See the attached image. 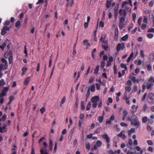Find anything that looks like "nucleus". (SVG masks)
<instances>
[{
    "mask_svg": "<svg viewBox=\"0 0 154 154\" xmlns=\"http://www.w3.org/2000/svg\"><path fill=\"white\" fill-rule=\"evenodd\" d=\"M66 101V98L65 96H64L62 98L61 102V104H63Z\"/></svg>",
    "mask_w": 154,
    "mask_h": 154,
    "instance_id": "obj_54",
    "label": "nucleus"
},
{
    "mask_svg": "<svg viewBox=\"0 0 154 154\" xmlns=\"http://www.w3.org/2000/svg\"><path fill=\"white\" fill-rule=\"evenodd\" d=\"M131 87L130 86L127 85L125 88V90L127 92H129L131 89Z\"/></svg>",
    "mask_w": 154,
    "mask_h": 154,
    "instance_id": "obj_30",
    "label": "nucleus"
},
{
    "mask_svg": "<svg viewBox=\"0 0 154 154\" xmlns=\"http://www.w3.org/2000/svg\"><path fill=\"white\" fill-rule=\"evenodd\" d=\"M142 20V18L141 17H140L138 19L137 22L138 25H140L141 24V21Z\"/></svg>",
    "mask_w": 154,
    "mask_h": 154,
    "instance_id": "obj_37",
    "label": "nucleus"
},
{
    "mask_svg": "<svg viewBox=\"0 0 154 154\" xmlns=\"http://www.w3.org/2000/svg\"><path fill=\"white\" fill-rule=\"evenodd\" d=\"M140 55L141 57L144 58L145 57V55L144 53V51L143 50H141L140 51Z\"/></svg>",
    "mask_w": 154,
    "mask_h": 154,
    "instance_id": "obj_39",
    "label": "nucleus"
},
{
    "mask_svg": "<svg viewBox=\"0 0 154 154\" xmlns=\"http://www.w3.org/2000/svg\"><path fill=\"white\" fill-rule=\"evenodd\" d=\"M30 77H27L24 81V85H28V82L30 81Z\"/></svg>",
    "mask_w": 154,
    "mask_h": 154,
    "instance_id": "obj_16",
    "label": "nucleus"
},
{
    "mask_svg": "<svg viewBox=\"0 0 154 154\" xmlns=\"http://www.w3.org/2000/svg\"><path fill=\"white\" fill-rule=\"evenodd\" d=\"M140 123L138 120L135 122H133V123H132V125H134V126H136L137 128H138L140 126Z\"/></svg>",
    "mask_w": 154,
    "mask_h": 154,
    "instance_id": "obj_10",
    "label": "nucleus"
},
{
    "mask_svg": "<svg viewBox=\"0 0 154 154\" xmlns=\"http://www.w3.org/2000/svg\"><path fill=\"white\" fill-rule=\"evenodd\" d=\"M21 26V22L20 21L18 20L15 23V26L17 28H20Z\"/></svg>",
    "mask_w": 154,
    "mask_h": 154,
    "instance_id": "obj_17",
    "label": "nucleus"
},
{
    "mask_svg": "<svg viewBox=\"0 0 154 154\" xmlns=\"http://www.w3.org/2000/svg\"><path fill=\"white\" fill-rule=\"evenodd\" d=\"M119 13L120 15L122 16V17H126L127 15V12L126 10H123L122 9H121L119 10Z\"/></svg>",
    "mask_w": 154,
    "mask_h": 154,
    "instance_id": "obj_8",
    "label": "nucleus"
},
{
    "mask_svg": "<svg viewBox=\"0 0 154 154\" xmlns=\"http://www.w3.org/2000/svg\"><path fill=\"white\" fill-rule=\"evenodd\" d=\"M124 10H125L126 11H130L131 10V9L127 5H126L125 6V9Z\"/></svg>",
    "mask_w": 154,
    "mask_h": 154,
    "instance_id": "obj_60",
    "label": "nucleus"
},
{
    "mask_svg": "<svg viewBox=\"0 0 154 154\" xmlns=\"http://www.w3.org/2000/svg\"><path fill=\"white\" fill-rule=\"evenodd\" d=\"M146 84H143L142 85V91L143 92L145 90L146 88Z\"/></svg>",
    "mask_w": 154,
    "mask_h": 154,
    "instance_id": "obj_40",
    "label": "nucleus"
},
{
    "mask_svg": "<svg viewBox=\"0 0 154 154\" xmlns=\"http://www.w3.org/2000/svg\"><path fill=\"white\" fill-rule=\"evenodd\" d=\"M125 47L124 43H119L116 46V50L117 52H119L120 50H123Z\"/></svg>",
    "mask_w": 154,
    "mask_h": 154,
    "instance_id": "obj_6",
    "label": "nucleus"
},
{
    "mask_svg": "<svg viewBox=\"0 0 154 154\" xmlns=\"http://www.w3.org/2000/svg\"><path fill=\"white\" fill-rule=\"evenodd\" d=\"M10 30V28L7 26H4L2 28L1 34L2 35H4L6 33V31H9Z\"/></svg>",
    "mask_w": 154,
    "mask_h": 154,
    "instance_id": "obj_5",
    "label": "nucleus"
},
{
    "mask_svg": "<svg viewBox=\"0 0 154 154\" xmlns=\"http://www.w3.org/2000/svg\"><path fill=\"white\" fill-rule=\"evenodd\" d=\"M128 144H129V146H131L132 145V141L131 139H129L128 140Z\"/></svg>",
    "mask_w": 154,
    "mask_h": 154,
    "instance_id": "obj_49",
    "label": "nucleus"
},
{
    "mask_svg": "<svg viewBox=\"0 0 154 154\" xmlns=\"http://www.w3.org/2000/svg\"><path fill=\"white\" fill-rule=\"evenodd\" d=\"M14 147L11 149V151L12 152H16L17 150V147L16 145H14Z\"/></svg>",
    "mask_w": 154,
    "mask_h": 154,
    "instance_id": "obj_55",
    "label": "nucleus"
},
{
    "mask_svg": "<svg viewBox=\"0 0 154 154\" xmlns=\"http://www.w3.org/2000/svg\"><path fill=\"white\" fill-rule=\"evenodd\" d=\"M100 40L101 41H102L103 43V45L108 44V41H106V40L105 41L104 40L105 38H103L102 36L101 37Z\"/></svg>",
    "mask_w": 154,
    "mask_h": 154,
    "instance_id": "obj_18",
    "label": "nucleus"
},
{
    "mask_svg": "<svg viewBox=\"0 0 154 154\" xmlns=\"http://www.w3.org/2000/svg\"><path fill=\"white\" fill-rule=\"evenodd\" d=\"M95 88V87L94 84H93L90 87L91 91L92 92H94Z\"/></svg>",
    "mask_w": 154,
    "mask_h": 154,
    "instance_id": "obj_32",
    "label": "nucleus"
},
{
    "mask_svg": "<svg viewBox=\"0 0 154 154\" xmlns=\"http://www.w3.org/2000/svg\"><path fill=\"white\" fill-rule=\"evenodd\" d=\"M148 32H154V29L151 28L149 29L147 31Z\"/></svg>",
    "mask_w": 154,
    "mask_h": 154,
    "instance_id": "obj_64",
    "label": "nucleus"
},
{
    "mask_svg": "<svg viewBox=\"0 0 154 154\" xmlns=\"http://www.w3.org/2000/svg\"><path fill=\"white\" fill-rule=\"evenodd\" d=\"M123 116L126 117L128 114V112L126 110H124L123 112Z\"/></svg>",
    "mask_w": 154,
    "mask_h": 154,
    "instance_id": "obj_31",
    "label": "nucleus"
},
{
    "mask_svg": "<svg viewBox=\"0 0 154 154\" xmlns=\"http://www.w3.org/2000/svg\"><path fill=\"white\" fill-rule=\"evenodd\" d=\"M83 43L85 45H87V46L89 47L91 46L89 43L88 42L87 40H85L83 41Z\"/></svg>",
    "mask_w": 154,
    "mask_h": 154,
    "instance_id": "obj_25",
    "label": "nucleus"
},
{
    "mask_svg": "<svg viewBox=\"0 0 154 154\" xmlns=\"http://www.w3.org/2000/svg\"><path fill=\"white\" fill-rule=\"evenodd\" d=\"M146 27V25L145 23H143L141 26V29L143 30L145 29Z\"/></svg>",
    "mask_w": 154,
    "mask_h": 154,
    "instance_id": "obj_51",
    "label": "nucleus"
},
{
    "mask_svg": "<svg viewBox=\"0 0 154 154\" xmlns=\"http://www.w3.org/2000/svg\"><path fill=\"white\" fill-rule=\"evenodd\" d=\"M118 28H116L115 31V35L114 37V39L115 41L117 40L118 38Z\"/></svg>",
    "mask_w": 154,
    "mask_h": 154,
    "instance_id": "obj_9",
    "label": "nucleus"
},
{
    "mask_svg": "<svg viewBox=\"0 0 154 154\" xmlns=\"http://www.w3.org/2000/svg\"><path fill=\"white\" fill-rule=\"evenodd\" d=\"M132 84V82L131 80H128L127 81V85H128L130 86H131Z\"/></svg>",
    "mask_w": 154,
    "mask_h": 154,
    "instance_id": "obj_45",
    "label": "nucleus"
},
{
    "mask_svg": "<svg viewBox=\"0 0 154 154\" xmlns=\"http://www.w3.org/2000/svg\"><path fill=\"white\" fill-rule=\"evenodd\" d=\"M123 23H119V28L120 29H122L123 28Z\"/></svg>",
    "mask_w": 154,
    "mask_h": 154,
    "instance_id": "obj_59",
    "label": "nucleus"
},
{
    "mask_svg": "<svg viewBox=\"0 0 154 154\" xmlns=\"http://www.w3.org/2000/svg\"><path fill=\"white\" fill-rule=\"evenodd\" d=\"M41 154H48L46 152H45L43 149H41L40 150Z\"/></svg>",
    "mask_w": 154,
    "mask_h": 154,
    "instance_id": "obj_63",
    "label": "nucleus"
},
{
    "mask_svg": "<svg viewBox=\"0 0 154 154\" xmlns=\"http://www.w3.org/2000/svg\"><path fill=\"white\" fill-rule=\"evenodd\" d=\"M147 37L150 38H153V35L152 33H148L147 35Z\"/></svg>",
    "mask_w": 154,
    "mask_h": 154,
    "instance_id": "obj_43",
    "label": "nucleus"
},
{
    "mask_svg": "<svg viewBox=\"0 0 154 154\" xmlns=\"http://www.w3.org/2000/svg\"><path fill=\"white\" fill-rule=\"evenodd\" d=\"M86 148L88 150L90 149V144L89 143L87 142L85 144Z\"/></svg>",
    "mask_w": 154,
    "mask_h": 154,
    "instance_id": "obj_38",
    "label": "nucleus"
},
{
    "mask_svg": "<svg viewBox=\"0 0 154 154\" xmlns=\"http://www.w3.org/2000/svg\"><path fill=\"white\" fill-rule=\"evenodd\" d=\"M110 120L111 121H114L115 119V117L114 115H112L109 118Z\"/></svg>",
    "mask_w": 154,
    "mask_h": 154,
    "instance_id": "obj_53",
    "label": "nucleus"
},
{
    "mask_svg": "<svg viewBox=\"0 0 154 154\" xmlns=\"http://www.w3.org/2000/svg\"><path fill=\"white\" fill-rule=\"evenodd\" d=\"M100 26L102 27H103L104 26V23L103 22L101 21L100 22V24H99Z\"/></svg>",
    "mask_w": 154,
    "mask_h": 154,
    "instance_id": "obj_62",
    "label": "nucleus"
},
{
    "mask_svg": "<svg viewBox=\"0 0 154 154\" xmlns=\"http://www.w3.org/2000/svg\"><path fill=\"white\" fill-rule=\"evenodd\" d=\"M104 114V112L103 111V115L102 116H100L98 117V120L99 122L100 123H102V121H103V119H104V117H103Z\"/></svg>",
    "mask_w": 154,
    "mask_h": 154,
    "instance_id": "obj_15",
    "label": "nucleus"
},
{
    "mask_svg": "<svg viewBox=\"0 0 154 154\" xmlns=\"http://www.w3.org/2000/svg\"><path fill=\"white\" fill-rule=\"evenodd\" d=\"M114 73L115 75H116L117 74V66L115 65H114L113 66Z\"/></svg>",
    "mask_w": 154,
    "mask_h": 154,
    "instance_id": "obj_27",
    "label": "nucleus"
},
{
    "mask_svg": "<svg viewBox=\"0 0 154 154\" xmlns=\"http://www.w3.org/2000/svg\"><path fill=\"white\" fill-rule=\"evenodd\" d=\"M102 47L103 48L105 51H107L108 50L109 48V47L108 46V44L103 45L102 44Z\"/></svg>",
    "mask_w": 154,
    "mask_h": 154,
    "instance_id": "obj_21",
    "label": "nucleus"
},
{
    "mask_svg": "<svg viewBox=\"0 0 154 154\" xmlns=\"http://www.w3.org/2000/svg\"><path fill=\"white\" fill-rule=\"evenodd\" d=\"M148 102L149 103H154V94L152 93H149L147 98Z\"/></svg>",
    "mask_w": 154,
    "mask_h": 154,
    "instance_id": "obj_2",
    "label": "nucleus"
},
{
    "mask_svg": "<svg viewBox=\"0 0 154 154\" xmlns=\"http://www.w3.org/2000/svg\"><path fill=\"white\" fill-rule=\"evenodd\" d=\"M150 83H144L146 84V88L149 91H151L152 90V87L153 85V83L152 82H149Z\"/></svg>",
    "mask_w": 154,
    "mask_h": 154,
    "instance_id": "obj_7",
    "label": "nucleus"
},
{
    "mask_svg": "<svg viewBox=\"0 0 154 154\" xmlns=\"http://www.w3.org/2000/svg\"><path fill=\"white\" fill-rule=\"evenodd\" d=\"M130 78L131 79V80L133 81L134 83H135L136 77L135 76H133L131 78V76H130Z\"/></svg>",
    "mask_w": 154,
    "mask_h": 154,
    "instance_id": "obj_44",
    "label": "nucleus"
},
{
    "mask_svg": "<svg viewBox=\"0 0 154 154\" xmlns=\"http://www.w3.org/2000/svg\"><path fill=\"white\" fill-rule=\"evenodd\" d=\"M101 130V128H98L94 133V134H96L99 133L100 132Z\"/></svg>",
    "mask_w": 154,
    "mask_h": 154,
    "instance_id": "obj_35",
    "label": "nucleus"
},
{
    "mask_svg": "<svg viewBox=\"0 0 154 154\" xmlns=\"http://www.w3.org/2000/svg\"><path fill=\"white\" fill-rule=\"evenodd\" d=\"M84 103L85 102L84 101H82L81 102V108L82 110H84L85 109Z\"/></svg>",
    "mask_w": 154,
    "mask_h": 154,
    "instance_id": "obj_26",
    "label": "nucleus"
},
{
    "mask_svg": "<svg viewBox=\"0 0 154 154\" xmlns=\"http://www.w3.org/2000/svg\"><path fill=\"white\" fill-rule=\"evenodd\" d=\"M147 142L149 145L152 146L153 145V143L151 140H148L147 141Z\"/></svg>",
    "mask_w": 154,
    "mask_h": 154,
    "instance_id": "obj_41",
    "label": "nucleus"
},
{
    "mask_svg": "<svg viewBox=\"0 0 154 154\" xmlns=\"http://www.w3.org/2000/svg\"><path fill=\"white\" fill-rule=\"evenodd\" d=\"M135 132V130L134 128H131L128 131V135L129 136H131L132 133H134Z\"/></svg>",
    "mask_w": 154,
    "mask_h": 154,
    "instance_id": "obj_14",
    "label": "nucleus"
},
{
    "mask_svg": "<svg viewBox=\"0 0 154 154\" xmlns=\"http://www.w3.org/2000/svg\"><path fill=\"white\" fill-rule=\"evenodd\" d=\"M40 111L41 112V113L42 114H43L44 112L45 111V108L44 107H42L40 109Z\"/></svg>",
    "mask_w": 154,
    "mask_h": 154,
    "instance_id": "obj_47",
    "label": "nucleus"
},
{
    "mask_svg": "<svg viewBox=\"0 0 154 154\" xmlns=\"http://www.w3.org/2000/svg\"><path fill=\"white\" fill-rule=\"evenodd\" d=\"M120 66L122 68H125V70H127V66L125 64L122 63L120 64Z\"/></svg>",
    "mask_w": 154,
    "mask_h": 154,
    "instance_id": "obj_22",
    "label": "nucleus"
},
{
    "mask_svg": "<svg viewBox=\"0 0 154 154\" xmlns=\"http://www.w3.org/2000/svg\"><path fill=\"white\" fill-rule=\"evenodd\" d=\"M100 97L97 96H95L91 98V101L93 103L92 106L94 108H96L97 106V101L99 100Z\"/></svg>",
    "mask_w": 154,
    "mask_h": 154,
    "instance_id": "obj_1",
    "label": "nucleus"
},
{
    "mask_svg": "<svg viewBox=\"0 0 154 154\" xmlns=\"http://www.w3.org/2000/svg\"><path fill=\"white\" fill-rule=\"evenodd\" d=\"M94 79V78L93 77H91L89 79V83L90 84L92 83V82L93 81Z\"/></svg>",
    "mask_w": 154,
    "mask_h": 154,
    "instance_id": "obj_61",
    "label": "nucleus"
},
{
    "mask_svg": "<svg viewBox=\"0 0 154 154\" xmlns=\"http://www.w3.org/2000/svg\"><path fill=\"white\" fill-rule=\"evenodd\" d=\"M74 3V0H70L69 2H68L66 5V7L67 8L69 6H72Z\"/></svg>",
    "mask_w": 154,
    "mask_h": 154,
    "instance_id": "obj_12",
    "label": "nucleus"
},
{
    "mask_svg": "<svg viewBox=\"0 0 154 154\" xmlns=\"http://www.w3.org/2000/svg\"><path fill=\"white\" fill-rule=\"evenodd\" d=\"M10 24V22L9 20H6L5 21L4 23V25L5 26V25L8 26Z\"/></svg>",
    "mask_w": 154,
    "mask_h": 154,
    "instance_id": "obj_56",
    "label": "nucleus"
},
{
    "mask_svg": "<svg viewBox=\"0 0 154 154\" xmlns=\"http://www.w3.org/2000/svg\"><path fill=\"white\" fill-rule=\"evenodd\" d=\"M5 84V83L4 79H2L0 80V87L4 86Z\"/></svg>",
    "mask_w": 154,
    "mask_h": 154,
    "instance_id": "obj_29",
    "label": "nucleus"
},
{
    "mask_svg": "<svg viewBox=\"0 0 154 154\" xmlns=\"http://www.w3.org/2000/svg\"><path fill=\"white\" fill-rule=\"evenodd\" d=\"M105 62L103 60L101 61V66L102 68L103 69L105 66Z\"/></svg>",
    "mask_w": 154,
    "mask_h": 154,
    "instance_id": "obj_42",
    "label": "nucleus"
},
{
    "mask_svg": "<svg viewBox=\"0 0 154 154\" xmlns=\"http://www.w3.org/2000/svg\"><path fill=\"white\" fill-rule=\"evenodd\" d=\"M148 82H152L154 83V77L152 76H151L148 79Z\"/></svg>",
    "mask_w": 154,
    "mask_h": 154,
    "instance_id": "obj_36",
    "label": "nucleus"
},
{
    "mask_svg": "<svg viewBox=\"0 0 154 154\" xmlns=\"http://www.w3.org/2000/svg\"><path fill=\"white\" fill-rule=\"evenodd\" d=\"M24 53L26 54L25 56L26 57L27 56V52L26 48V45H25L24 46Z\"/></svg>",
    "mask_w": 154,
    "mask_h": 154,
    "instance_id": "obj_52",
    "label": "nucleus"
},
{
    "mask_svg": "<svg viewBox=\"0 0 154 154\" xmlns=\"http://www.w3.org/2000/svg\"><path fill=\"white\" fill-rule=\"evenodd\" d=\"M128 4V3L126 1H124V2H123L122 4V8H124V6L126 4Z\"/></svg>",
    "mask_w": 154,
    "mask_h": 154,
    "instance_id": "obj_58",
    "label": "nucleus"
},
{
    "mask_svg": "<svg viewBox=\"0 0 154 154\" xmlns=\"http://www.w3.org/2000/svg\"><path fill=\"white\" fill-rule=\"evenodd\" d=\"M91 107V103L90 102H89L88 103L87 106H86V110L87 111L89 110Z\"/></svg>",
    "mask_w": 154,
    "mask_h": 154,
    "instance_id": "obj_23",
    "label": "nucleus"
},
{
    "mask_svg": "<svg viewBox=\"0 0 154 154\" xmlns=\"http://www.w3.org/2000/svg\"><path fill=\"white\" fill-rule=\"evenodd\" d=\"M112 1V0H106V5L107 8H109L110 7Z\"/></svg>",
    "mask_w": 154,
    "mask_h": 154,
    "instance_id": "obj_11",
    "label": "nucleus"
},
{
    "mask_svg": "<svg viewBox=\"0 0 154 154\" xmlns=\"http://www.w3.org/2000/svg\"><path fill=\"white\" fill-rule=\"evenodd\" d=\"M102 137L106 140V141L107 143V147L108 148L110 146V138L107 134H103L102 135Z\"/></svg>",
    "mask_w": 154,
    "mask_h": 154,
    "instance_id": "obj_3",
    "label": "nucleus"
},
{
    "mask_svg": "<svg viewBox=\"0 0 154 154\" xmlns=\"http://www.w3.org/2000/svg\"><path fill=\"white\" fill-rule=\"evenodd\" d=\"M53 143L51 139L49 140V146L50 148V150L51 151L53 149Z\"/></svg>",
    "mask_w": 154,
    "mask_h": 154,
    "instance_id": "obj_19",
    "label": "nucleus"
},
{
    "mask_svg": "<svg viewBox=\"0 0 154 154\" xmlns=\"http://www.w3.org/2000/svg\"><path fill=\"white\" fill-rule=\"evenodd\" d=\"M99 66L98 65L97 66L95 69H94V73L95 74H97L99 70Z\"/></svg>",
    "mask_w": 154,
    "mask_h": 154,
    "instance_id": "obj_28",
    "label": "nucleus"
},
{
    "mask_svg": "<svg viewBox=\"0 0 154 154\" xmlns=\"http://www.w3.org/2000/svg\"><path fill=\"white\" fill-rule=\"evenodd\" d=\"M96 86L97 90H99L100 88V85L99 84L97 83L96 84Z\"/></svg>",
    "mask_w": 154,
    "mask_h": 154,
    "instance_id": "obj_57",
    "label": "nucleus"
},
{
    "mask_svg": "<svg viewBox=\"0 0 154 154\" xmlns=\"http://www.w3.org/2000/svg\"><path fill=\"white\" fill-rule=\"evenodd\" d=\"M125 17H121L119 20V23H124L125 20Z\"/></svg>",
    "mask_w": 154,
    "mask_h": 154,
    "instance_id": "obj_20",
    "label": "nucleus"
},
{
    "mask_svg": "<svg viewBox=\"0 0 154 154\" xmlns=\"http://www.w3.org/2000/svg\"><path fill=\"white\" fill-rule=\"evenodd\" d=\"M118 12L114 11V16L115 20H116L117 18Z\"/></svg>",
    "mask_w": 154,
    "mask_h": 154,
    "instance_id": "obj_50",
    "label": "nucleus"
},
{
    "mask_svg": "<svg viewBox=\"0 0 154 154\" xmlns=\"http://www.w3.org/2000/svg\"><path fill=\"white\" fill-rule=\"evenodd\" d=\"M120 125L122 127H127L128 126L127 124L124 122H122L121 123Z\"/></svg>",
    "mask_w": 154,
    "mask_h": 154,
    "instance_id": "obj_46",
    "label": "nucleus"
},
{
    "mask_svg": "<svg viewBox=\"0 0 154 154\" xmlns=\"http://www.w3.org/2000/svg\"><path fill=\"white\" fill-rule=\"evenodd\" d=\"M128 38V35L127 34L126 35L124 36H123L122 38V39L124 41H126Z\"/></svg>",
    "mask_w": 154,
    "mask_h": 154,
    "instance_id": "obj_33",
    "label": "nucleus"
},
{
    "mask_svg": "<svg viewBox=\"0 0 154 154\" xmlns=\"http://www.w3.org/2000/svg\"><path fill=\"white\" fill-rule=\"evenodd\" d=\"M7 42L6 41H5L0 46V48L2 50H3L4 49L6 46Z\"/></svg>",
    "mask_w": 154,
    "mask_h": 154,
    "instance_id": "obj_13",
    "label": "nucleus"
},
{
    "mask_svg": "<svg viewBox=\"0 0 154 154\" xmlns=\"http://www.w3.org/2000/svg\"><path fill=\"white\" fill-rule=\"evenodd\" d=\"M96 145L98 147H100L101 146L102 144V142L100 140H98L96 142Z\"/></svg>",
    "mask_w": 154,
    "mask_h": 154,
    "instance_id": "obj_24",
    "label": "nucleus"
},
{
    "mask_svg": "<svg viewBox=\"0 0 154 154\" xmlns=\"http://www.w3.org/2000/svg\"><path fill=\"white\" fill-rule=\"evenodd\" d=\"M7 116L5 114L3 115L2 117V121H5L6 118Z\"/></svg>",
    "mask_w": 154,
    "mask_h": 154,
    "instance_id": "obj_48",
    "label": "nucleus"
},
{
    "mask_svg": "<svg viewBox=\"0 0 154 154\" xmlns=\"http://www.w3.org/2000/svg\"><path fill=\"white\" fill-rule=\"evenodd\" d=\"M147 118L145 116L143 117L142 119V122L144 123H146L147 121Z\"/></svg>",
    "mask_w": 154,
    "mask_h": 154,
    "instance_id": "obj_34",
    "label": "nucleus"
},
{
    "mask_svg": "<svg viewBox=\"0 0 154 154\" xmlns=\"http://www.w3.org/2000/svg\"><path fill=\"white\" fill-rule=\"evenodd\" d=\"M9 90L8 87H4L2 90V92L0 94V97H4L6 95L7 93Z\"/></svg>",
    "mask_w": 154,
    "mask_h": 154,
    "instance_id": "obj_4",
    "label": "nucleus"
}]
</instances>
